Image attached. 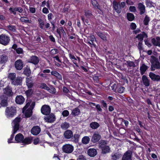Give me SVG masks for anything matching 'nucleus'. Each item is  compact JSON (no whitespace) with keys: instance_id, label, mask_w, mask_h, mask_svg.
<instances>
[{"instance_id":"nucleus-1","label":"nucleus","mask_w":160,"mask_h":160,"mask_svg":"<svg viewBox=\"0 0 160 160\" xmlns=\"http://www.w3.org/2000/svg\"><path fill=\"white\" fill-rule=\"evenodd\" d=\"M150 61L152 64L151 66L152 71H154L156 69H160V63L157 58L153 56H151Z\"/></svg>"},{"instance_id":"nucleus-2","label":"nucleus","mask_w":160,"mask_h":160,"mask_svg":"<svg viewBox=\"0 0 160 160\" xmlns=\"http://www.w3.org/2000/svg\"><path fill=\"white\" fill-rule=\"evenodd\" d=\"M16 113V108L14 107H7L5 110V115L8 118L13 117Z\"/></svg>"},{"instance_id":"nucleus-3","label":"nucleus","mask_w":160,"mask_h":160,"mask_svg":"<svg viewBox=\"0 0 160 160\" xmlns=\"http://www.w3.org/2000/svg\"><path fill=\"white\" fill-rule=\"evenodd\" d=\"M10 38L8 35L2 34L0 35V44L4 45H8L10 41Z\"/></svg>"},{"instance_id":"nucleus-4","label":"nucleus","mask_w":160,"mask_h":160,"mask_svg":"<svg viewBox=\"0 0 160 160\" xmlns=\"http://www.w3.org/2000/svg\"><path fill=\"white\" fill-rule=\"evenodd\" d=\"M21 120V118L20 117H17L14 119L12 123V126L13 128V134L16 132L19 128V122Z\"/></svg>"},{"instance_id":"nucleus-5","label":"nucleus","mask_w":160,"mask_h":160,"mask_svg":"<svg viewBox=\"0 0 160 160\" xmlns=\"http://www.w3.org/2000/svg\"><path fill=\"white\" fill-rule=\"evenodd\" d=\"M30 105V103L28 102L27 103L26 105L23 107L22 110V112L24 113L25 116L26 117H29L32 115V108H29L26 110V109Z\"/></svg>"},{"instance_id":"nucleus-6","label":"nucleus","mask_w":160,"mask_h":160,"mask_svg":"<svg viewBox=\"0 0 160 160\" xmlns=\"http://www.w3.org/2000/svg\"><path fill=\"white\" fill-rule=\"evenodd\" d=\"M62 149L64 152L70 153L72 152L73 151L74 147L71 144H66L63 146Z\"/></svg>"},{"instance_id":"nucleus-7","label":"nucleus","mask_w":160,"mask_h":160,"mask_svg":"<svg viewBox=\"0 0 160 160\" xmlns=\"http://www.w3.org/2000/svg\"><path fill=\"white\" fill-rule=\"evenodd\" d=\"M97 35L104 42H107L109 35L107 32H97Z\"/></svg>"},{"instance_id":"nucleus-8","label":"nucleus","mask_w":160,"mask_h":160,"mask_svg":"<svg viewBox=\"0 0 160 160\" xmlns=\"http://www.w3.org/2000/svg\"><path fill=\"white\" fill-rule=\"evenodd\" d=\"M26 85L28 88H32L34 84V80L33 78L32 77H27L26 80Z\"/></svg>"},{"instance_id":"nucleus-9","label":"nucleus","mask_w":160,"mask_h":160,"mask_svg":"<svg viewBox=\"0 0 160 160\" xmlns=\"http://www.w3.org/2000/svg\"><path fill=\"white\" fill-rule=\"evenodd\" d=\"M101 136L98 132L94 133L92 136L91 141L93 143L98 142L101 139Z\"/></svg>"},{"instance_id":"nucleus-10","label":"nucleus","mask_w":160,"mask_h":160,"mask_svg":"<svg viewBox=\"0 0 160 160\" xmlns=\"http://www.w3.org/2000/svg\"><path fill=\"white\" fill-rule=\"evenodd\" d=\"M41 112L43 114L47 115L50 113L51 108L49 106L44 105L41 108Z\"/></svg>"},{"instance_id":"nucleus-11","label":"nucleus","mask_w":160,"mask_h":160,"mask_svg":"<svg viewBox=\"0 0 160 160\" xmlns=\"http://www.w3.org/2000/svg\"><path fill=\"white\" fill-rule=\"evenodd\" d=\"M22 80V78L20 77H18L16 78H15L13 81H11V83L14 85H21Z\"/></svg>"},{"instance_id":"nucleus-12","label":"nucleus","mask_w":160,"mask_h":160,"mask_svg":"<svg viewBox=\"0 0 160 160\" xmlns=\"http://www.w3.org/2000/svg\"><path fill=\"white\" fill-rule=\"evenodd\" d=\"M3 93L7 96H12L13 94L12 88L9 86H7L3 89Z\"/></svg>"},{"instance_id":"nucleus-13","label":"nucleus","mask_w":160,"mask_h":160,"mask_svg":"<svg viewBox=\"0 0 160 160\" xmlns=\"http://www.w3.org/2000/svg\"><path fill=\"white\" fill-rule=\"evenodd\" d=\"M149 76L151 79L153 81L158 82L160 81V76L156 75L152 72H150Z\"/></svg>"},{"instance_id":"nucleus-14","label":"nucleus","mask_w":160,"mask_h":160,"mask_svg":"<svg viewBox=\"0 0 160 160\" xmlns=\"http://www.w3.org/2000/svg\"><path fill=\"white\" fill-rule=\"evenodd\" d=\"M55 115L52 113L44 118L46 122L51 123L53 122L55 120Z\"/></svg>"},{"instance_id":"nucleus-15","label":"nucleus","mask_w":160,"mask_h":160,"mask_svg":"<svg viewBox=\"0 0 160 160\" xmlns=\"http://www.w3.org/2000/svg\"><path fill=\"white\" fill-rule=\"evenodd\" d=\"M15 66L18 70H21L23 67V62L21 60H17L15 62Z\"/></svg>"},{"instance_id":"nucleus-16","label":"nucleus","mask_w":160,"mask_h":160,"mask_svg":"<svg viewBox=\"0 0 160 160\" xmlns=\"http://www.w3.org/2000/svg\"><path fill=\"white\" fill-rule=\"evenodd\" d=\"M113 6L115 10L117 13H119L121 12V8L120 4L119 2L114 1L113 2Z\"/></svg>"},{"instance_id":"nucleus-17","label":"nucleus","mask_w":160,"mask_h":160,"mask_svg":"<svg viewBox=\"0 0 160 160\" xmlns=\"http://www.w3.org/2000/svg\"><path fill=\"white\" fill-rule=\"evenodd\" d=\"M9 10L12 13L15 15L16 14V11H18L20 13H21L23 11V9L20 7H15L14 8L11 7L9 9Z\"/></svg>"},{"instance_id":"nucleus-18","label":"nucleus","mask_w":160,"mask_h":160,"mask_svg":"<svg viewBox=\"0 0 160 160\" xmlns=\"http://www.w3.org/2000/svg\"><path fill=\"white\" fill-rule=\"evenodd\" d=\"M41 131V129L38 126L33 127L31 130V133L33 135H36L38 134Z\"/></svg>"},{"instance_id":"nucleus-19","label":"nucleus","mask_w":160,"mask_h":160,"mask_svg":"<svg viewBox=\"0 0 160 160\" xmlns=\"http://www.w3.org/2000/svg\"><path fill=\"white\" fill-rule=\"evenodd\" d=\"M94 41H96V39L94 36L88 37L87 40L88 43L91 47H92V45L94 47H95L96 45L93 43Z\"/></svg>"},{"instance_id":"nucleus-20","label":"nucleus","mask_w":160,"mask_h":160,"mask_svg":"<svg viewBox=\"0 0 160 160\" xmlns=\"http://www.w3.org/2000/svg\"><path fill=\"white\" fill-rule=\"evenodd\" d=\"M132 152L130 151H128L124 154L122 160H132Z\"/></svg>"},{"instance_id":"nucleus-21","label":"nucleus","mask_w":160,"mask_h":160,"mask_svg":"<svg viewBox=\"0 0 160 160\" xmlns=\"http://www.w3.org/2000/svg\"><path fill=\"white\" fill-rule=\"evenodd\" d=\"M142 80L143 84L146 87H148L150 84V80L145 75H143Z\"/></svg>"},{"instance_id":"nucleus-22","label":"nucleus","mask_w":160,"mask_h":160,"mask_svg":"<svg viewBox=\"0 0 160 160\" xmlns=\"http://www.w3.org/2000/svg\"><path fill=\"white\" fill-rule=\"evenodd\" d=\"M39 61V59L36 56H33L30 58L28 62L36 65L38 63Z\"/></svg>"},{"instance_id":"nucleus-23","label":"nucleus","mask_w":160,"mask_h":160,"mask_svg":"<svg viewBox=\"0 0 160 160\" xmlns=\"http://www.w3.org/2000/svg\"><path fill=\"white\" fill-rule=\"evenodd\" d=\"M25 101L24 98L21 95L17 96L16 98L15 101L16 103L21 104H22Z\"/></svg>"},{"instance_id":"nucleus-24","label":"nucleus","mask_w":160,"mask_h":160,"mask_svg":"<svg viewBox=\"0 0 160 160\" xmlns=\"http://www.w3.org/2000/svg\"><path fill=\"white\" fill-rule=\"evenodd\" d=\"M24 138V136L21 133H19L15 136V140L17 143L22 142Z\"/></svg>"},{"instance_id":"nucleus-25","label":"nucleus","mask_w":160,"mask_h":160,"mask_svg":"<svg viewBox=\"0 0 160 160\" xmlns=\"http://www.w3.org/2000/svg\"><path fill=\"white\" fill-rule=\"evenodd\" d=\"M97 151L96 149L94 148L89 149L88 151V154L90 157H93L97 154Z\"/></svg>"},{"instance_id":"nucleus-26","label":"nucleus","mask_w":160,"mask_h":160,"mask_svg":"<svg viewBox=\"0 0 160 160\" xmlns=\"http://www.w3.org/2000/svg\"><path fill=\"white\" fill-rule=\"evenodd\" d=\"M152 42L155 46H160V38L157 37L152 39Z\"/></svg>"},{"instance_id":"nucleus-27","label":"nucleus","mask_w":160,"mask_h":160,"mask_svg":"<svg viewBox=\"0 0 160 160\" xmlns=\"http://www.w3.org/2000/svg\"><path fill=\"white\" fill-rule=\"evenodd\" d=\"M64 135L65 138L68 139L72 137L73 133L71 131L67 130L65 132Z\"/></svg>"},{"instance_id":"nucleus-28","label":"nucleus","mask_w":160,"mask_h":160,"mask_svg":"<svg viewBox=\"0 0 160 160\" xmlns=\"http://www.w3.org/2000/svg\"><path fill=\"white\" fill-rule=\"evenodd\" d=\"M138 8L140 11V14H143L145 11V6L142 3H139L138 4Z\"/></svg>"},{"instance_id":"nucleus-29","label":"nucleus","mask_w":160,"mask_h":160,"mask_svg":"<svg viewBox=\"0 0 160 160\" xmlns=\"http://www.w3.org/2000/svg\"><path fill=\"white\" fill-rule=\"evenodd\" d=\"M148 67L144 64H142L140 68V73L141 75L143 74L148 68Z\"/></svg>"},{"instance_id":"nucleus-30","label":"nucleus","mask_w":160,"mask_h":160,"mask_svg":"<svg viewBox=\"0 0 160 160\" xmlns=\"http://www.w3.org/2000/svg\"><path fill=\"white\" fill-rule=\"evenodd\" d=\"M147 35L145 32H143L141 34H138L136 38H137L141 42L143 40L144 38H147Z\"/></svg>"},{"instance_id":"nucleus-31","label":"nucleus","mask_w":160,"mask_h":160,"mask_svg":"<svg viewBox=\"0 0 160 160\" xmlns=\"http://www.w3.org/2000/svg\"><path fill=\"white\" fill-rule=\"evenodd\" d=\"M51 74L55 76L58 79L62 80V76L59 73L57 72L53 71L51 72Z\"/></svg>"},{"instance_id":"nucleus-32","label":"nucleus","mask_w":160,"mask_h":160,"mask_svg":"<svg viewBox=\"0 0 160 160\" xmlns=\"http://www.w3.org/2000/svg\"><path fill=\"white\" fill-rule=\"evenodd\" d=\"M1 105L4 107L7 106L8 105L7 98L6 97H5L3 98L2 97H1Z\"/></svg>"},{"instance_id":"nucleus-33","label":"nucleus","mask_w":160,"mask_h":160,"mask_svg":"<svg viewBox=\"0 0 160 160\" xmlns=\"http://www.w3.org/2000/svg\"><path fill=\"white\" fill-rule=\"evenodd\" d=\"M6 28L8 30L12 32H15L16 31V26L11 25H9L6 27Z\"/></svg>"},{"instance_id":"nucleus-34","label":"nucleus","mask_w":160,"mask_h":160,"mask_svg":"<svg viewBox=\"0 0 160 160\" xmlns=\"http://www.w3.org/2000/svg\"><path fill=\"white\" fill-rule=\"evenodd\" d=\"M90 138L88 136H84L82 139V142L84 144H88L89 142Z\"/></svg>"},{"instance_id":"nucleus-35","label":"nucleus","mask_w":160,"mask_h":160,"mask_svg":"<svg viewBox=\"0 0 160 160\" xmlns=\"http://www.w3.org/2000/svg\"><path fill=\"white\" fill-rule=\"evenodd\" d=\"M102 149V153L103 154H105L109 152L110 151V148L108 146H106L104 147V148H101Z\"/></svg>"},{"instance_id":"nucleus-36","label":"nucleus","mask_w":160,"mask_h":160,"mask_svg":"<svg viewBox=\"0 0 160 160\" xmlns=\"http://www.w3.org/2000/svg\"><path fill=\"white\" fill-rule=\"evenodd\" d=\"M90 127L93 129H96L99 126V124L96 122H91L90 124Z\"/></svg>"},{"instance_id":"nucleus-37","label":"nucleus","mask_w":160,"mask_h":160,"mask_svg":"<svg viewBox=\"0 0 160 160\" xmlns=\"http://www.w3.org/2000/svg\"><path fill=\"white\" fill-rule=\"evenodd\" d=\"M69 55L70 59H73L72 61L75 64H76V61L77 60V59L78 60V62H79L80 58L78 57H77L76 58L73 55H72L71 53H69Z\"/></svg>"},{"instance_id":"nucleus-38","label":"nucleus","mask_w":160,"mask_h":160,"mask_svg":"<svg viewBox=\"0 0 160 160\" xmlns=\"http://www.w3.org/2000/svg\"><path fill=\"white\" fill-rule=\"evenodd\" d=\"M121 154L116 153L112 155V158L113 160H117L119 158L121 157Z\"/></svg>"},{"instance_id":"nucleus-39","label":"nucleus","mask_w":160,"mask_h":160,"mask_svg":"<svg viewBox=\"0 0 160 160\" xmlns=\"http://www.w3.org/2000/svg\"><path fill=\"white\" fill-rule=\"evenodd\" d=\"M24 74L26 76H29L31 73V71L29 67H27L25 69L23 72Z\"/></svg>"},{"instance_id":"nucleus-40","label":"nucleus","mask_w":160,"mask_h":160,"mask_svg":"<svg viewBox=\"0 0 160 160\" xmlns=\"http://www.w3.org/2000/svg\"><path fill=\"white\" fill-rule=\"evenodd\" d=\"M32 138L29 137L26 138L24 139H23L22 142L26 144H28L31 143L32 142Z\"/></svg>"},{"instance_id":"nucleus-41","label":"nucleus","mask_w":160,"mask_h":160,"mask_svg":"<svg viewBox=\"0 0 160 160\" xmlns=\"http://www.w3.org/2000/svg\"><path fill=\"white\" fill-rule=\"evenodd\" d=\"M20 20L21 22H24L25 23L31 22V21L29 20L28 18L27 17H22L20 18Z\"/></svg>"},{"instance_id":"nucleus-42","label":"nucleus","mask_w":160,"mask_h":160,"mask_svg":"<svg viewBox=\"0 0 160 160\" xmlns=\"http://www.w3.org/2000/svg\"><path fill=\"white\" fill-rule=\"evenodd\" d=\"M80 112V111L79 109L78 108H76L72 111V115L76 116L78 115Z\"/></svg>"},{"instance_id":"nucleus-43","label":"nucleus","mask_w":160,"mask_h":160,"mask_svg":"<svg viewBox=\"0 0 160 160\" xmlns=\"http://www.w3.org/2000/svg\"><path fill=\"white\" fill-rule=\"evenodd\" d=\"M127 17L129 21H132L134 18V15L132 13H128L127 14Z\"/></svg>"},{"instance_id":"nucleus-44","label":"nucleus","mask_w":160,"mask_h":160,"mask_svg":"<svg viewBox=\"0 0 160 160\" xmlns=\"http://www.w3.org/2000/svg\"><path fill=\"white\" fill-rule=\"evenodd\" d=\"M91 1L92 4L94 7L99 9H100L98 6V4L96 0H91Z\"/></svg>"},{"instance_id":"nucleus-45","label":"nucleus","mask_w":160,"mask_h":160,"mask_svg":"<svg viewBox=\"0 0 160 160\" xmlns=\"http://www.w3.org/2000/svg\"><path fill=\"white\" fill-rule=\"evenodd\" d=\"M57 32L59 34V37L60 38H61V32H62L63 34H65V32L64 31V30L63 29V28L62 27H61L59 28H58L57 29Z\"/></svg>"},{"instance_id":"nucleus-46","label":"nucleus","mask_w":160,"mask_h":160,"mask_svg":"<svg viewBox=\"0 0 160 160\" xmlns=\"http://www.w3.org/2000/svg\"><path fill=\"white\" fill-rule=\"evenodd\" d=\"M69 126V124L66 122H64L62 123L61 125L62 128L64 129H67Z\"/></svg>"},{"instance_id":"nucleus-47","label":"nucleus","mask_w":160,"mask_h":160,"mask_svg":"<svg viewBox=\"0 0 160 160\" xmlns=\"http://www.w3.org/2000/svg\"><path fill=\"white\" fill-rule=\"evenodd\" d=\"M16 74L15 73H10L8 76V78L10 79L11 81H13L16 77Z\"/></svg>"},{"instance_id":"nucleus-48","label":"nucleus","mask_w":160,"mask_h":160,"mask_svg":"<svg viewBox=\"0 0 160 160\" xmlns=\"http://www.w3.org/2000/svg\"><path fill=\"white\" fill-rule=\"evenodd\" d=\"M1 62L2 63H4L7 60V57L5 55H2L0 57Z\"/></svg>"},{"instance_id":"nucleus-49","label":"nucleus","mask_w":160,"mask_h":160,"mask_svg":"<svg viewBox=\"0 0 160 160\" xmlns=\"http://www.w3.org/2000/svg\"><path fill=\"white\" fill-rule=\"evenodd\" d=\"M146 4L147 7L151 8L153 6V3L150 0H146Z\"/></svg>"},{"instance_id":"nucleus-50","label":"nucleus","mask_w":160,"mask_h":160,"mask_svg":"<svg viewBox=\"0 0 160 160\" xmlns=\"http://www.w3.org/2000/svg\"><path fill=\"white\" fill-rule=\"evenodd\" d=\"M38 21L39 22L40 28L42 29H43V26L44 25L43 21L42 19L39 18L38 19Z\"/></svg>"},{"instance_id":"nucleus-51","label":"nucleus","mask_w":160,"mask_h":160,"mask_svg":"<svg viewBox=\"0 0 160 160\" xmlns=\"http://www.w3.org/2000/svg\"><path fill=\"white\" fill-rule=\"evenodd\" d=\"M150 21L149 18L147 16H146L143 22L144 24L145 25H147L148 24V22Z\"/></svg>"},{"instance_id":"nucleus-52","label":"nucleus","mask_w":160,"mask_h":160,"mask_svg":"<svg viewBox=\"0 0 160 160\" xmlns=\"http://www.w3.org/2000/svg\"><path fill=\"white\" fill-rule=\"evenodd\" d=\"M106 144L107 143L104 140H102L99 143V147L101 148H104V147L106 146Z\"/></svg>"},{"instance_id":"nucleus-53","label":"nucleus","mask_w":160,"mask_h":160,"mask_svg":"<svg viewBox=\"0 0 160 160\" xmlns=\"http://www.w3.org/2000/svg\"><path fill=\"white\" fill-rule=\"evenodd\" d=\"M48 92L51 93L55 94L56 92V91L54 88L51 87L49 88Z\"/></svg>"},{"instance_id":"nucleus-54","label":"nucleus","mask_w":160,"mask_h":160,"mask_svg":"<svg viewBox=\"0 0 160 160\" xmlns=\"http://www.w3.org/2000/svg\"><path fill=\"white\" fill-rule=\"evenodd\" d=\"M85 15L87 18H89L92 17V14L90 12H85Z\"/></svg>"},{"instance_id":"nucleus-55","label":"nucleus","mask_w":160,"mask_h":160,"mask_svg":"<svg viewBox=\"0 0 160 160\" xmlns=\"http://www.w3.org/2000/svg\"><path fill=\"white\" fill-rule=\"evenodd\" d=\"M32 89H29L27 90L26 92L25 93L27 96H29L32 94Z\"/></svg>"},{"instance_id":"nucleus-56","label":"nucleus","mask_w":160,"mask_h":160,"mask_svg":"<svg viewBox=\"0 0 160 160\" xmlns=\"http://www.w3.org/2000/svg\"><path fill=\"white\" fill-rule=\"evenodd\" d=\"M125 89V88L124 87H120L118 89V92L121 93L124 92Z\"/></svg>"},{"instance_id":"nucleus-57","label":"nucleus","mask_w":160,"mask_h":160,"mask_svg":"<svg viewBox=\"0 0 160 160\" xmlns=\"http://www.w3.org/2000/svg\"><path fill=\"white\" fill-rule=\"evenodd\" d=\"M138 47L140 52H141L142 50H143V47L142 42H139L138 45Z\"/></svg>"},{"instance_id":"nucleus-58","label":"nucleus","mask_w":160,"mask_h":160,"mask_svg":"<svg viewBox=\"0 0 160 160\" xmlns=\"http://www.w3.org/2000/svg\"><path fill=\"white\" fill-rule=\"evenodd\" d=\"M17 53L18 54H22L23 52V50L21 48H18L16 50Z\"/></svg>"},{"instance_id":"nucleus-59","label":"nucleus","mask_w":160,"mask_h":160,"mask_svg":"<svg viewBox=\"0 0 160 160\" xmlns=\"http://www.w3.org/2000/svg\"><path fill=\"white\" fill-rule=\"evenodd\" d=\"M130 27L131 29L135 30L137 27L136 24L133 22H132L130 25Z\"/></svg>"},{"instance_id":"nucleus-60","label":"nucleus","mask_w":160,"mask_h":160,"mask_svg":"<svg viewBox=\"0 0 160 160\" xmlns=\"http://www.w3.org/2000/svg\"><path fill=\"white\" fill-rule=\"evenodd\" d=\"M69 112L67 110H64L62 113V115L64 117H67L69 115Z\"/></svg>"},{"instance_id":"nucleus-61","label":"nucleus","mask_w":160,"mask_h":160,"mask_svg":"<svg viewBox=\"0 0 160 160\" xmlns=\"http://www.w3.org/2000/svg\"><path fill=\"white\" fill-rule=\"evenodd\" d=\"M51 54L53 55L58 53V50L56 49H52L51 51Z\"/></svg>"},{"instance_id":"nucleus-62","label":"nucleus","mask_w":160,"mask_h":160,"mask_svg":"<svg viewBox=\"0 0 160 160\" xmlns=\"http://www.w3.org/2000/svg\"><path fill=\"white\" fill-rule=\"evenodd\" d=\"M77 160H86V159L85 156L81 155L79 156Z\"/></svg>"},{"instance_id":"nucleus-63","label":"nucleus","mask_w":160,"mask_h":160,"mask_svg":"<svg viewBox=\"0 0 160 160\" xmlns=\"http://www.w3.org/2000/svg\"><path fill=\"white\" fill-rule=\"evenodd\" d=\"M129 9L131 12H134L136 11V8L134 6H130L129 8Z\"/></svg>"},{"instance_id":"nucleus-64","label":"nucleus","mask_w":160,"mask_h":160,"mask_svg":"<svg viewBox=\"0 0 160 160\" xmlns=\"http://www.w3.org/2000/svg\"><path fill=\"white\" fill-rule=\"evenodd\" d=\"M42 12L46 14L49 12V10L47 8L44 7L42 9Z\"/></svg>"}]
</instances>
